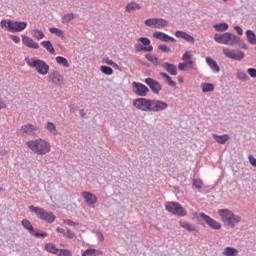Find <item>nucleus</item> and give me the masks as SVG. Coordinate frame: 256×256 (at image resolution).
Here are the masks:
<instances>
[{"mask_svg": "<svg viewBox=\"0 0 256 256\" xmlns=\"http://www.w3.org/2000/svg\"><path fill=\"white\" fill-rule=\"evenodd\" d=\"M160 77L169 85V87H177V83L171 79L169 75L165 72H160Z\"/></svg>", "mask_w": 256, "mask_h": 256, "instance_id": "25", "label": "nucleus"}, {"mask_svg": "<svg viewBox=\"0 0 256 256\" xmlns=\"http://www.w3.org/2000/svg\"><path fill=\"white\" fill-rule=\"evenodd\" d=\"M139 9H141V5L136 2H131L126 6L127 13H133V11H139Z\"/></svg>", "mask_w": 256, "mask_h": 256, "instance_id": "30", "label": "nucleus"}, {"mask_svg": "<svg viewBox=\"0 0 256 256\" xmlns=\"http://www.w3.org/2000/svg\"><path fill=\"white\" fill-rule=\"evenodd\" d=\"M214 40L216 41V43H220L221 45H230V47H235L237 46V43H239V37L233 35L230 32L215 34Z\"/></svg>", "mask_w": 256, "mask_h": 256, "instance_id": "6", "label": "nucleus"}, {"mask_svg": "<svg viewBox=\"0 0 256 256\" xmlns=\"http://www.w3.org/2000/svg\"><path fill=\"white\" fill-rule=\"evenodd\" d=\"M182 60L188 66V69H193V67H195V62L193 61V53L191 51H186L182 56Z\"/></svg>", "mask_w": 256, "mask_h": 256, "instance_id": "15", "label": "nucleus"}, {"mask_svg": "<svg viewBox=\"0 0 256 256\" xmlns=\"http://www.w3.org/2000/svg\"><path fill=\"white\" fill-rule=\"evenodd\" d=\"M97 255H101V251L93 248L87 249L82 254V256H97Z\"/></svg>", "mask_w": 256, "mask_h": 256, "instance_id": "36", "label": "nucleus"}, {"mask_svg": "<svg viewBox=\"0 0 256 256\" xmlns=\"http://www.w3.org/2000/svg\"><path fill=\"white\" fill-rule=\"evenodd\" d=\"M206 63L214 73H219V71H221V68L213 58L206 57Z\"/></svg>", "mask_w": 256, "mask_h": 256, "instance_id": "20", "label": "nucleus"}, {"mask_svg": "<svg viewBox=\"0 0 256 256\" xmlns=\"http://www.w3.org/2000/svg\"><path fill=\"white\" fill-rule=\"evenodd\" d=\"M56 63H58V65H62L63 67L69 68V61L63 56H57Z\"/></svg>", "mask_w": 256, "mask_h": 256, "instance_id": "37", "label": "nucleus"}, {"mask_svg": "<svg viewBox=\"0 0 256 256\" xmlns=\"http://www.w3.org/2000/svg\"><path fill=\"white\" fill-rule=\"evenodd\" d=\"M10 39L14 41V43H21V38L17 35H10Z\"/></svg>", "mask_w": 256, "mask_h": 256, "instance_id": "54", "label": "nucleus"}, {"mask_svg": "<svg viewBox=\"0 0 256 256\" xmlns=\"http://www.w3.org/2000/svg\"><path fill=\"white\" fill-rule=\"evenodd\" d=\"M22 43L29 47V49H39V43L35 42L33 38L29 36H22Z\"/></svg>", "mask_w": 256, "mask_h": 256, "instance_id": "18", "label": "nucleus"}, {"mask_svg": "<svg viewBox=\"0 0 256 256\" xmlns=\"http://www.w3.org/2000/svg\"><path fill=\"white\" fill-rule=\"evenodd\" d=\"M212 137L214 141H216V143H219L220 145H225L227 143V140L229 139L228 134H223V135L213 134Z\"/></svg>", "mask_w": 256, "mask_h": 256, "instance_id": "22", "label": "nucleus"}, {"mask_svg": "<svg viewBox=\"0 0 256 256\" xmlns=\"http://www.w3.org/2000/svg\"><path fill=\"white\" fill-rule=\"evenodd\" d=\"M49 79L54 83V85H61L63 81V76L57 70H51L49 73Z\"/></svg>", "mask_w": 256, "mask_h": 256, "instance_id": "16", "label": "nucleus"}, {"mask_svg": "<svg viewBox=\"0 0 256 256\" xmlns=\"http://www.w3.org/2000/svg\"><path fill=\"white\" fill-rule=\"evenodd\" d=\"M246 39L250 43V45H256V35L253 30L246 31Z\"/></svg>", "mask_w": 256, "mask_h": 256, "instance_id": "28", "label": "nucleus"}, {"mask_svg": "<svg viewBox=\"0 0 256 256\" xmlns=\"http://www.w3.org/2000/svg\"><path fill=\"white\" fill-rule=\"evenodd\" d=\"M234 29L236 33H238V35H243V28H241L240 26H235Z\"/></svg>", "mask_w": 256, "mask_h": 256, "instance_id": "57", "label": "nucleus"}, {"mask_svg": "<svg viewBox=\"0 0 256 256\" xmlns=\"http://www.w3.org/2000/svg\"><path fill=\"white\" fill-rule=\"evenodd\" d=\"M158 49L162 51V53H171V48H169V46H167L166 44H160L158 46Z\"/></svg>", "mask_w": 256, "mask_h": 256, "instance_id": "47", "label": "nucleus"}, {"mask_svg": "<svg viewBox=\"0 0 256 256\" xmlns=\"http://www.w3.org/2000/svg\"><path fill=\"white\" fill-rule=\"evenodd\" d=\"M75 17V14H73V13H68V14H65L64 16H63V22L62 23H64V24H67V23H69L70 21H73V18Z\"/></svg>", "mask_w": 256, "mask_h": 256, "instance_id": "45", "label": "nucleus"}, {"mask_svg": "<svg viewBox=\"0 0 256 256\" xmlns=\"http://www.w3.org/2000/svg\"><path fill=\"white\" fill-rule=\"evenodd\" d=\"M214 29H216V31H220V32L227 31V29H229V24H227L225 22L215 24Z\"/></svg>", "mask_w": 256, "mask_h": 256, "instance_id": "39", "label": "nucleus"}, {"mask_svg": "<svg viewBox=\"0 0 256 256\" xmlns=\"http://www.w3.org/2000/svg\"><path fill=\"white\" fill-rule=\"evenodd\" d=\"M180 227H182V229H186V231H189L190 233L197 231V227L187 221H180Z\"/></svg>", "mask_w": 256, "mask_h": 256, "instance_id": "23", "label": "nucleus"}, {"mask_svg": "<svg viewBox=\"0 0 256 256\" xmlns=\"http://www.w3.org/2000/svg\"><path fill=\"white\" fill-rule=\"evenodd\" d=\"M135 49L138 52L145 51L146 53H151L153 51V46H143V44H135Z\"/></svg>", "mask_w": 256, "mask_h": 256, "instance_id": "34", "label": "nucleus"}, {"mask_svg": "<svg viewBox=\"0 0 256 256\" xmlns=\"http://www.w3.org/2000/svg\"><path fill=\"white\" fill-rule=\"evenodd\" d=\"M65 223H66V225H69L70 227H75L78 225L77 223L73 222L72 220H66Z\"/></svg>", "mask_w": 256, "mask_h": 256, "instance_id": "59", "label": "nucleus"}, {"mask_svg": "<svg viewBox=\"0 0 256 256\" xmlns=\"http://www.w3.org/2000/svg\"><path fill=\"white\" fill-rule=\"evenodd\" d=\"M132 105L138 109V111H143L144 113H159L161 111H165V109L169 107V105L164 101L147 98L134 99Z\"/></svg>", "mask_w": 256, "mask_h": 256, "instance_id": "1", "label": "nucleus"}, {"mask_svg": "<svg viewBox=\"0 0 256 256\" xmlns=\"http://www.w3.org/2000/svg\"><path fill=\"white\" fill-rule=\"evenodd\" d=\"M165 27H169V22L163 18H156L155 29H165Z\"/></svg>", "mask_w": 256, "mask_h": 256, "instance_id": "26", "label": "nucleus"}, {"mask_svg": "<svg viewBox=\"0 0 256 256\" xmlns=\"http://www.w3.org/2000/svg\"><path fill=\"white\" fill-rule=\"evenodd\" d=\"M156 21H157V18H149L145 20L144 23L145 25H147V27H153L155 29Z\"/></svg>", "mask_w": 256, "mask_h": 256, "instance_id": "46", "label": "nucleus"}, {"mask_svg": "<svg viewBox=\"0 0 256 256\" xmlns=\"http://www.w3.org/2000/svg\"><path fill=\"white\" fill-rule=\"evenodd\" d=\"M96 237H97V239H99V241H105V237L103 236V233H101V232H97Z\"/></svg>", "mask_w": 256, "mask_h": 256, "instance_id": "58", "label": "nucleus"}, {"mask_svg": "<svg viewBox=\"0 0 256 256\" xmlns=\"http://www.w3.org/2000/svg\"><path fill=\"white\" fill-rule=\"evenodd\" d=\"M49 32L52 33V35H56L57 37H60V39H65V32L59 28H49Z\"/></svg>", "mask_w": 256, "mask_h": 256, "instance_id": "32", "label": "nucleus"}, {"mask_svg": "<svg viewBox=\"0 0 256 256\" xmlns=\"http://www.w3.org/2000/svg\"><path fill=\"white\" fill-rule=\"evenodd\" d=\"M42 47L46 49V51H49L51 55H55V48L53 47V44L51 41L46 40L41 42Z\"/></svg>", "mask_w": 256, "mask_h": 256, "instance_id": "27", "label": "nucleus"}, {"mask_svg": "<svg viewBox=\"0 0 256 256\" xmlns=\"http://www.w3.org/2000/svg\"><path fill=\"white\" fill-rule=\"evenodd\" d=\"M132 89L133 93L138 97H147L149 93V88L145 84L139 82H133Z\"/></svg>", "mask_w": 256, "mask_h": 256, "instance_id": "10", "label": "nucleus"}, {"mask_svg": "<svg viewBox=\"0 0 256 256\" xmlns=\"http://www.w3.org/2000/svg\"><path fill=\"white\" fill-rule=\"evenodd\" d=\"M100 71L101 73H104V75H111L113 73V68L109 66H101Z\"/></svg>", "mask_w": 256, "mask_h": 256, "instance_id": "44", "label": "nucleus"}, {"mask_svg": "<svg viewBox=\"0 0 256 256\" xmlns=\"http://www.w3.org/2000/svg\"><path fill=\"white\" fill-rule=\"evenodd\" d=\"M79 115H81V117H83V119H85V110H83V109H81L80 111H79Z\"/></svg>", "mask_w": 256, "mask_h": 256, "instance_id": "63", "label": "nucleus"}, {"mask_svg": "<svg viewBox=\"0 0 256 256\" xmlns=\"http://www.w3.org/2000/svg\"><path fill=\"white\" fill-rule=\"evenodd\" d=\"M201 89H202L203 93H210L211 91L215 90V85H213L211 83H202Z\"/></svg>", "mask_w": 256, "mask_h": 256, "instance_id": "35", "label": "nucleus"}, {"mask_svg": "<svg viewBox=\"0 0 256 256\" xmlns=\"http://www.w3.org/2000/svg\"><path fill=\"white\" fill-rule=\"evenodd\" d=\"M103 62L106 63V65H110V66H112L114 63L113 60L109 58H104Z\"/></svg>", "mask_w": 256, "mask_h": 256, "instance_id": "60", "label": "nucleus"}, {"mask_svg": "<svg viewBox=\"0 0 256 256\" xmlns=\"http://www.w3.org/2000/svg\"><path fill=\"white\" fill-rule=\"evenodd\" d=\"M139 41L144 47H153V45H151V40L147 37H140Z\"/></svg>", "mask_w": 256, "mask_h": 256, "instance_id": "43", "label": "nucleus"}, {"mask_svg": "<svg viewBox=\"0 0 256 256\" xmlns=\"http://www.w3.org/2000/svg\"><path fill=\"white\" fill-rule=\"evenodd\" d=\"M248 161L252 165V167H256V158L253 155L248 156Z\"/></svg>", "mask_w": 256, "mask_h": 256, "instance_id": "53", "label": "nucleus"}, {"mask_svg": "<svg viewBox=\"0 0 256 256\" xmlns=\"http://www.w3.org/2000/svg\"><path fill=\"white\" fill-rule=\"evenodd\" d=\"M0 27L2 29H7L9 33H21L27 29V22L11 21V20H1Z\"/></svg>", "mask_w": 256, "mask_h": 256, "instance_id": "5", "label": "nucleus"}, {"mask_svg": "<svg viewBox=\"0 0 256 256\" xmlns=\"http://www.w3.org/2000/svg\"><path fill=\"white\" fill-rule=\"evenodd\" d=\"M29 209L31 213H35L38 219L50 224L55 223L56 217L53 215V212L47 211L38 206H29Z\"/></svg>", "mask_w": 256, "mask_h": 256, "instance_id": "7", "label": "nucleus"}, {"mask_svg": "<svg viewBox=\"0 0 256 256\" xmlns=\"http://www.w3.org/2000/svg\"><path fill=\"white\" fill-rule=\"evenodd\" d=\"M21 225L26 229V231H29L30 235H32V233L35 231L33 224H31V222L27 219H23L21 221Z\"/></svg>", "mask_w": 256, "mask_h": 256, "instance_id": "31", "label": "nucleus"}, {"mask_svg": "<svg viewBox=\"0 0 256 256\" xmlns=\"http://www.w3.org/2000/svg\"><path fill=\"white\" fill-rule=\"evenodd\" d=\"M32 237H36V239H45V237H48V234L46 232H32Z\"/></svg>", "mask_w": 256, "mask_h": 256, "instance_id": "42", "label": "nucleus"}, {"mask_svg": "<svg viewBox=\"0 0 256 256\" xmlns=\"http://www.w3.org/2000/svg\"><path fill=\"white\" fill-rule=\"evenodd\" d=\"M25 62L28 67L35 69L39 75L45 76L49 73V64L41 59L26 58Z\"/></svg>", "mask_w": 256, "mask_h": 256, "instance_id": "4", "label": "nucleus"}, {"mask_svg": "<svg viewBox=\"0 0 256 256\" xmlns=\"http://www.w3.org/2000/svg\"><path fill=\"white\" fill-rule=\"evenodd\" d=\"M222 255L224 256H237L239 255V250L233 247H226L224 248V251L222 252Z\"/></svg>", "mask_w": 256, "mask_h": 256, "instance_id": "24", "label": "nucleus"}, {"mask_svg": "<svg viewBox=\"0 0 256 256\" xmlns=\"http://www.w3.org/2000/svg\"><path fill=\"white\" fill-rule=\"evenodd\" d=\"M165 209L168 213L178 215V217H185V215H187V210L181 207V204L178 202H167L165 204Z\"/></svg>", "mask_w": 256, "mask_h": 256, "instance_id": "8", "label": "nucleus"}, {"mask_svg": "<svg viewBox=\"0 0 256 256\" xmlns=\"http://www.w3.org/2000/svg\"><path fill=\"white\" fill-rule=\"evenodd\" d=\"M223 53L225 57H228V59H233L234 61H242V59H245V53L242 51H231L229 48H223Z\"/></svg>", "mask_w": 256, "mask_h": 256, "instance_id": "11", "label": "nucleus"}, {"mask_svg": "<svg viewBox=\"0 0 256 256\" xmlns=\"http://www.w3.org/2000/svg\"><path fill=\"white\" fill-rule=\"evenodd\" d=\"M198 217L201 219V221H205L206 225L210 226L211 229H214L215 231H219V229H221V223L217 222L209 215L202 212L198 214Z\"/></svg>", "mask_w": 256, "mask_h": 256, "instance_id": "9", "label": "nucleus"}, {"mask_svg": "<svg viewBox=\"0 0 256 256\" xmlns=\"http://www.w3.org/2000/svg\"><path fill=\"white\" fill-rule=\"evenodd\" d=\"M26 146L28 149L32 150L33 153H36V155H47V153L51 151V143L42 138L27 141Z\"/></svg>", "mask_w": 256, "mask_h": 256, "instance_id": "2", "label": "nucleus"}, {"mask_svg": "<svg viewBox=\"0 0 256 256\" xmlns=\"http://www.w3.org/2000/svg\"><path fill=\"white\" fill-rule=\"evenodd\" d=\"M31 35L32 37H34V39H37L38 41H41V39H45V33H43V30L33 29L31 31Z\"/></svg>", "mask_w": 256, "mask_h": 256, "instance_id": "29", "label": "nucleus"}, {"mask_svg": "<svg viewBox=\"0 0 256 256\" xmlns=\"http://www.w3.org/2000/svg\"><path fill=\"white\" fill-rule=\"evenodd\" d=\"M175 37L178 39H184L188 43H195V38L191 36V34H187V32L178 30L175 32Z\"/></svg>", "mask_w": 256, "mask_h": 256, "instance_id": "17", "label": "nucleus"}, {"mask_svg": "<svg viewBox=\"0 0 256 256\" xmlns=\"http://www.w3.org/2000/svg\"><path fill=\"white\" fill-rule=\"evenodd\" d=\"M218 215L221 217V221L225 227H231V229H235V226L242 221L241 216L233 213L229 209H220Z\"/></svg>", "mask_w": 256, "mask_h": 256, "instance_id": "3", "label": "nucleus"}, {"mask_svg": "<svg viewBox=\"0 0 256 256\" xmlns=\"http://www.w3.org/2000/svg\"><path fill=\"white\" fill-rule=\"evenodd\" d=\"M239 47H241V49H247V44L245 42H243L241 40V38H239V41L237 42V44Z\"/></svg>", "mask_w": 256, "mask_h": 256, "instance_id": "55", "label": "nucleus"}, {"mask_svg": "<svg viewBox=\"0 0 256 256\" xmlns=\"http://www.w3.org/2000/svg\"><path fill=\"white\" fill-rule=\"evenodd\" d=\"M178 69L180 71H187V69H189V66L184 62V63H179L178 64Z\"/></svg>", "mask_w": 256, "mask_h": 256, "instance_id": "51", "label": "nucleus"}, {"mask_svg": "<svg viewBox=\"0 0 256 256\" xmlns=\"http://www.w3.org/2000/svg\"><path fill=\"white\" fill-rule=\"evenodd\" d=\"M247 73H248V75H250V77H252L253 79H255V77H256V69H255V68H249V69L247 70Z\"/></svg>", "mask_w": 256, "mask_h": 256, "instance_id": "52", "label": "nucleus"}, {"mask_svg": "<svg viewBox=\"0 0 256 256\" xmlns=\"http://www.w3.org/2000/svg\"><path fill=\"white\" fill-rule=\"evenodd\" d=\"M82 197L88 205H95L97 203V196L91 192H82Z\"/></svg>", "mask_w": 256, "mask_h": 256, "instance_id": "19", "label": "nucleus"}, {"mask_svg": "<svg viewBox=\"0 0 256 256\" xmlns=\"http://www.w3.org/2000/svg\"><path fill=\"white\" fill-rule=\"evenodd\" d=\"M111 67H114V69H119V65L117 63H115V62H113Z\"/></svg>", "mask_w": 256, "mask_h": 256, "instance_id": "64", "label": "nucleus"}, {"mask_svg": "<svg viewBox=\"0 0 256 256\" xmlns=\"http://www.w3.org/2000/svg\"><path fill=\"white\" fill-rule=\"evenodd\" d=\"M46 129H47V131H49V133H52V135H57V133H59L57 131V127L55 126V124L53 122H48L46 124Z\"/></svg>", "mask_w": 256, "mask_h": 256, "instance_id": "38", "label": "nucleus"}, {"mask_svg": "<svg viewBox=\"0 0 256 256\" xmlns=\"http://www.w3.org/2000/svg\"><path fill=\"white\" fill-rule=\"evenodd\" d=\"M1 109H7V104H5L2 97H0V111Z\"/></svg>", "mask_w": 256, "mask_h": 256, "instance_id": "56", "label": "nucleus"}, {"mask_svg": "<svg viewBox=\"0 0 256 256\" xmlns=\"http://www.w3.org/2000/svg\"><path fill=\"white\" fill-rule=\"evenodd\" d=\"M163 69L167 71L170 75H177V66L175 64H170L168 62H165L162 64Z\"/></svg>", "mask_w": 256, "mask_h": 256, "instance_id": "21", "label": "nucleus"}, {"mask_svg": "<svg viewBox=\"0 0 256 256\" xmlns=\"http://www.w3.org/2000/svg\"><path fill=\"white\" fill-rule=\"evenodd\" d=\"M45 250L48 253H52L53 255H58L59 253V248H57V246H55L54 244L48 243L45 245Z\"/></svg>", "mask_w": 256, "mask_h": 256, "instance_id": "33", "label": "nucleus"}, {"mask_svg": "<svg viewBox=\"0 0 256 256\" xmlns=\"http://www.w3.org/2000/svg\"><path fill=\"white\" fill-rule=\"evenodd\" d=\"M153 37L164 43H177V40L174 37L169 36L165 32L156 31L153 33Z\"/></svg>", "mask_w": 256, "mask_h": 256, "instance_id": "13", "label": "nucleus"}, {"mask_svg": "<svg viewBox=\"0 0 256 256\" xmlns=\"http://www.w3.org/2000/svg\"><path fill=\"white\" fill-rule=\"evenodd\" d=\"M64 237H67L68 239H75V233L71 231V229L67 228L66 233H64Z\"/></svg>", "mask_w": 256, "mask_h": 256, "instance_id": "49", "label": "nucleus"}, {"mask_svg": "<svg viewBox=\"0 0 256 256\" xmlns=\"http://www.w3.org/2000/svg\"><path fill=\"white\" fill-rule=\"evenodd\" d=\"M237 79H239V81H246L248 79L247 73L243 70H238Z\"/></svg>", "mask_w": 256, "mask_h": 256, "instance_id": "40", "label": "nucleus"}, {"mask_svg": "<svg viewBox=\"0 0 256 256\" xmlns=\"http://www.w3.org/2000/svg\"><path fill=\"white\" fill-rule=\"evenodd\" d=\"M146 59H147V61H150V63H153V65H159V58H157L151 54H147Z\"/></svg>", "mask_w": 256, "mask_h": 256, "instance_id": "41", "label": "nucleus"}, {"mask_svg": "<svg viewBox=\"0 0 256 256\" xmlns=\"http://www.w3.org/2000/svg\"><path fill=\"white\" fill-rule=\"evenodd\" d=\"M56 231H57V233H62V235H65V233H66L65 229H63V228H57Z\"/></svg>", "mask_w": 256, "mask_h": 256, "instance_id": "61", "label": "nucleus"}, {"mask_svg": "<svg viewBox=\"0 0 256 256\" xmlns=\"http://www.w3.org/2000/svg\"><path fill=\"white\" fill-rule=\"evenodd\" d=\"M58 256H71V251L67 249H60L58 251Z\"/></svg>", "mask_w": 256, "mask_h": 256, "instance_id": "50", "label": "nucleus"}, {"mask_svg": "<svg viewBox=\"0 0 256 256\" xmlns=\"http://www.w3.org/2000/svg\"><path fill=\"white\" fill-rule=\"evenodd\" d=\"M70 113H75V106L73 104L69 105Z\"/></svg>", "mask_w": 256, "mask_h": 256, "instance_id": "62", "label": "nucleus"}, {"mask_svg": "<svg viewBox=\"0 0 256 256\" xmlns=\"http://www.w3.org/2000/svg\"><path fill=\"white\" fill-rule=\"evenodd\" d=\"M193 186L196 189H203V181L199 180V179H194L193 180Z\"/></svg>", "mask_w": 256, "mask_h": 256, "instance_id": "48", "label": "nucleus"}, {"mask_svg": "<svg viewBox=\"0 0 256 256\" xmlns=\"http://www.w3.org/2000/svg\"><path fill=\"white\" fill-rule=\"evenodd\" d=\"M21 131H23L26 135H29L30 137H35L39 135V127L32 124L22 126Z\"/></svg>", "mask_w": 256, "mask_h": 256, "instance_id": "14", "label": "nucleus"}, {"mask_svg": "<svg viewBox=\"0 0 256 256\" xmlns=\"http://www.w3.org/2000/svg\"><path fill=\"white\" fill-rule=\"evenodd\" d=\"M144 83H146V85H148V87L151 89V91H152V93H154V95H159V92L161 91V89H163V86H161L159 84V82L153 78H146L144 80Z\"/></svg>", "mask_w": 256, "mask_h": 256, "instance_id": "12", "label": "nucleus"}]
</instances>
